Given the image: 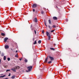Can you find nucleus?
Wrapping results in <instances>:
<instances>
[{"label": "nucleus", "instance_id": "obj_1", "mask_svg": "<svg viewBox=\"0 0 79 79\" xmlns=\"http://www.w3.org/2000/svg\"><path fill=\"white\" fill-rule=\"evenodd\" d=\"M27 68L28 70H26V72L27 73H29V72H30L31 71V70H32V66H29L27 67Z\"/></svg>", "mask_w": 79, "mask_h": 79}, {"label": "nucleus", "instance_id": "obj_2", "mask_svg": "<svg viewBox=\"0 0 79 79\" xmlns=\"http://www.w3.org/2000/svg\"><path fill=\"white\" fill-rule=\"evenodd\" d=\"M46 35L48 37V39L50 40L51 38V36H50V35L49 34V33L48 31H46Z\"/></svg>", "mask_w": 79, "mask_h": 79}, {"label": "nucleus", "instance_id": "obj_3", "mask_svg": "<svg viewBox=\"0 0 79 79\" xmlns=\"http://www.w3.org/2000/svg\"><path fill=\"white\" fill-rule=\"evenodd\" d=\"M48 57L51 60V61H53L54 60V58L50 56H48Z\"/></svg>", "mask_w": 79, "mask_h": 79}, {"label": "nucleus", "instance_id": "obj_4", "mask_svg": "<svg viewBox=\"0 0 79 79\" xmlns=\"http://www.w3.org/2000/svg\"><path fill=\"white\" fill-rule=\"evenodd\" d=\"M32 6L34 8H35L37 7V4H34Z\"/></svg>", "mask_w": 79, "mask_h": 79}, {"label": "nucleus", "instance_id": "obj_5", "mask_svg": "<svg viewBox=\"0 0 79 79\" xmlns=\"http://www.w3.org/2000/svg\"><path fill=\"white\" fill-rule=\"evenodd\" d=\"M8 39V38H6L4 39V41L5 42H6V41H7V40Z\"/></svg>", "mask_w": 79, "mask_h": 79}, {"label": "nucleus", "instance_id": "obj_6", "mask_svg": "<svg viewBox=\"0 0 79 79\" xmlns=\"http://www.w3.org/2000/svg\"><path fill=\"white\" fill-rule=\"evenodd\" d=\"M53 19L54 20H57V17H53Z\"/></svg>", "mask_w": 79, "mask_h": 79}, {"label": "nucleus", "instance_id": "obj_7", "mask_svg": "<svg viewBox=\"0 0 79 79\" xmlns=\"http://www.w3.org/2000/svg\"><path fill=\"white\" fill-rule=\"evenodd\" d=\"M5 48H9V46H8V45H6L5 46Z\"/></svg>", "mask_w": 79, "mask_h": 79}, {"label": "nucleus", "instance_id": "obj_8", "mask_svg": "<svg viewBox=\"0 0 79 79\" xmlns=\"http://www.w3.org/2000/svg\"><path fill=\"white\" fill-rule=\"evenodd\" d=\"M48 23L49 24H52V22H51V20L50 19L48 20Z\"/></svg>", "mask_w": 79, "mask_h": 79}, {"label": "nucleus", "instance_id": "obj_9", "mask_svg": "<svg viewBox=\"0 0 79 79\" xmlns=\"http://www.w3.org/2000/svg\"><path fill=\"white\" fill-rule=\"evenodd\" d=\"M11 70L13 71H14V72H16V70L15 69H11Z\"/></svg>", "mask_w": 79, "mask_h": 79}, {"label": "nucleus", "instance_id": "obj_10", "mask_svg": "<svg viewBox=\"0 0 79 79\" xmlns=\"http://www.w3.org/2000/svg\"><path fill=\"white\" fill-rule=\"evenodd\" d=\"M48 56L46 58V59L45 60V62H47V60H48Z\"/></svg>", "mask_w": 79, "mask_h": 79}, {"label": "nucleus", "instance_id": "obj_11", "mask_svg": "<svg viewBox=\"0 0 79 79\" xmlns=\"http://www.w3.org/2000/svg\"><path fill=\"white\" fill-rule=\"evenodd\" d=\"M35 22H36V23H37V18H35Z\"/></svg>", "mask_w": 79, "mask_h": 79}, {"label": "nucleus", "instance_id": "obj_12", "mask_svg": "<svg viewBox=\"0 0 79 79\" xmlns=\"http://www.w3.org/2000/svg\"><path fill=\"white\" fill-rule=\"evenodd\" d=\"M50 50H53V51L55 50V48H50Z\"/></svg>", "mask_w": 79, "mask_h": 79}, {"label": "nucleus", "instance_id": "obj_13", "mask_svg": "<svg viewBox=\"0 0 79 79\" xmlns=\"http://www.w3.org/2000/svg\"><path fill=\"white\" fill-rule=\"evenodd\" d=\"M36 59H35L33 61H34V64H35V62H36Z\"/></svg>", "mask_w": 79, "mask_h": 79}, {"label": "nucleus", "instance_id": "obj_14", "mask_svg": "<svg viewBox=\"0 0 79 79\" xmlns=\"http://www.w3.org/2000/svg\"><path fill=\"white\" fill-rule=\"evenodd\" d=\"M3 66L4 67V68H7V67H8V66L7 65H3Z\"/></svg>", "mask_w": 79, "mask_h": 79}, {"label": "nucleus", "instance_id": "obj_15", "mask_svg": "<svg viewBox=\"0 0 79 79\" xmlns=\"http://www.w3.org/2000/svg\"><path fill=\"white\" fill-rule=\"evenodd\" d=\"M1 35H2V36H5V35L4 33H2Z\"/></svg>", "mask_w": 79, "mask_h": 79}, {"label": "nucleus", "instance_id": "obj_16", "mask_svg": "<svg viewBox=\"0 0 79 79\" xmlns=\"http://www.w3.org/2000/svg\"><path fill=\"white\" fill-rule=\"evenodd\" d=\"M41 40H39V41H38V44H41Z\"/></svg>", "mask_w": 79, "mask_h": 79}, {"label": "nucleus", "instance_id": "obj_17", "mask_svg": "<svg viewBox=\"0 0 79 79\" xmlns=\"http://www.w3.org/2000/svg\"><path fill=\"white\" fill-rule=\"evenodd\" d=\"M37 42L36 40H35L34 42V43H33V44H34V45L35 44H37V42Z\"/></svg>", "mask_w": 79, "mask_h": 79}, {"label": "nucleus", "instance_id": "obj_18", "mask_svg": "<svg viewBox=\"0 0 79 79\" xmlns=\"http://www.w3.org/2000/svg\"><path fill=\"white\" fill-rule=\"evenodd\" d=\"M15 76H12L11 77V78L12 79H15Z\"/></svg>", "mask_w": 79, "mask_h": 79}, {"label": "nucleus", "instance_id": "obj_19", "mask_svg": "<svg viewBox=\"0 0 79 79\" xmlns=\"http://www.w3.org/2000/svg\"><path fill=\"white\" fill-rule=\"evenodd\" d=\"M4 60H6V56H4Z\"/></svg>", "mask_w": 79, "mask_h": 79}, {"label": "nucleus", "instance_id": "obj_20", "mask_svg": "<svg viewBox=\"0 0 79 79\" xmlns=\"http://www.w3.org/2000/svg\"><path fill=\"white\" fill-rule=\"evenodd\" d=\"M6 75H4L3 76H0V77H5Z\"/></svg>", "mask_w": 79, "mask_h": 79}, {"label": "nucleus", "instance_id": "obj_21", "mask_svg": "<svg viewBox=\"0 0 79 79\" xmlns=\"http://www.w3.org/2000/svg\"><path fill=\"white\" fill-rule=\"evenodd\" d=\"M25 63H27V59H25Z\"/></svg>", "mask_w": 79, "mask_h": 79}, {"label": "nucleus", "instance_id": "obj_22", "mask_svg": "<svg viewBox=\"0 0 79 79\" xmlns=\"http://www.w3.org/2000/svg\"><path fill=\"white\" fill-rule=\"evenodd\" d=\"M48 27L49 29H52V27H50V25H48Z\"/></svg>", "mask_w": 79, "mask_h": 79}, {"label": "nucleus", "instance_id": "obj_23", "mask_svg": "<svg viewBox=\"0 0 79 79\" xmlns=\"http://www.w3.org/2000/svg\"><path fill=\"white\" fill-rule=\"evenodd\" d=\"M15 57H18V54H17L15 56Z\"/></svg>", "mask_w": 79, "mask_h": 79}, {"label": "nucleus", "instance_id": "obj_24", "mask_svg": "<svg viewBox=\"0 0 79 79\" xmlns=\"http://www.w3.org/2000/svg\"><path fill=\"white\" fill-rule=\"evenodd\" d=\"M7 60H8V61H10V58H7Z\"/></svg>", "mask_w": 79, "mask_h": 79}, {"label": "nucleus", "instance_id": "obj_25", "mask_svg": "<svg viewBox=\"0 0 79 79\" xmlns=\"http://www.w3.org/2000/svg\"><path fill=\"white\" fill-rule=\"evenodd\" d=\"M55 31V30H52L51 31V32H54Z\"/></svg>", "mask_w": 79, "mask_h": 79}, {"label": "nucleus", "instance_id": "obj_26", "mask_svg": "<svg viewBox=\"0 0 79 79\" xmlns=\"http://www.w3.org/2000/svg\"><path fill=\"white\" fill-rule=\"evenodd\" d=\"M52 61H49L48 62V63L49 64H50V63H52Z\"/></svg>", "mask_w": 79, "mask_h": 79}, {"label": "nucleus", "instance_id": "obj_27", "mask_svg": "<svg viewBox=\"0 0 79 79\" xmlns=\"http://www.w3.org/2000/svg\"><path fill=\"white\" fill-rule=\"evenodd\" d=\"M10 71V70L9 69H7L6 70V72H8V71Z\"/></svg>", "mask_w": 79, "mask_h": 79}, {"label": "nucleus", "instance_id": "obj_28", "mask_svg": "<svg viewBox=\"0 0 79 79\" xmlns=\"http://www.w3.org/2000/svg\"><path fill=\"white\" fill-rule=\"evenodd\" d=\"M65 20L66 22H68V19H66Z\"/></svg>", "mask_w": 79, "mask_h": 79}, {"label": "nucleus", "instance_id": "obj_29", "mask_svg": "<svg viewBox=\"0 0 79 79\" xmlns=\"http://www.w3.org/2000/svg\"><path fill=\"white\" fill-rule=\"evenodd\" d=\"M44 24H45V25L46 26V27H47V25L46 24V23H45H45Z\"/></svg>", "mask_w": 79, "mask_h": 79}, {"label": "nucleus", "instance_id": "obj_30", "mask_svg": "<svg viewBox=\"0 0 79 79\" xmlns=\"http://www.w3.org/2000/svg\"><path fill=\"white\" fill-rule=\"evenodd\" d=\"M52 27H53L54 28L55 27V25H53L52 26Z\"/></svg>", "mask_w": 79, "mask_h": 79}, {"label": "nucleus", "instance_id": "obj_31", "mask_svg": "<svg viewBox=\"0 0 79 79\" xmlns=\"http://www.w3.org/2000/svg\"><path fill=\"white\" fill-rule=\"evenodd\" d=\"M2 56H4V54H3V53H2Z\"/></svg>", "mask_w": 79, "mask_h": 79}, {"label": "nucleus", "instance_id": "obj_32", "mask_svg": "<svg viewBox=\"0 0 79 79\" xmlns=\"http://www.w3.org/2000/svg\"><path fill=\"white\" fill-rule=\"evenodd\" d=\"M41 14H42V15L44 14V12L43 11H41Z\"/></svg>", "mask_w": 79, "mask_h": 79}, {"label": "nucleus", "instance_id": "obj_33", "mask_svg": "<svg viewBox=\"0 0 79 79\" xmlns=\"http://www.w3.org/2000/svg\"><path fill=\"white\" fill-rule=\"evenodd\" d=\"M33 12H35V9H33Z\"/></svg>", "mask_w": 79, "mask_h": 79}, {"label": "nucleus", "instance_id": "obj_34", "mask_svg": "<svg viewBox=\"0 0 79 79\" xmlns=\"http://www.w3.org/2000/svg\"><path fill=\"white\" fill-rule=\"evenodd\" d=\"M19 60H20V61H21L22 59V58H19Z\"/></svg>", "mask_w": 79, "mask_h": 79}, {"label": "nucleus", "instance_id": "obj_35", "mask_svg": "<svg viewBox=\"0 0 79 79\" xmlns=\"http://www.w3.org/2000/svg\"><path fill=\"white\" fill-rule=\"evenodd\" d=\"M35 34H36V31H35Z\"/></svg>", "mask_w": 79, "mask_h": 79}, {"label": "nucleus", "instance_id": "obj_36", "mask_svg": "<svg viewBox=\"0 0 79 79\" xmlns=\"http://www.w3.org/2000/svg\"><path fill=\"white\" fill-rule=\"evenodd\" d=\"M10 75H11V74H10H10H9V75H8V76H10Z\"/></svg>", "mask_w": 79, "mask_h": 79}, {"label": "nucleus", "instance_id": "obj_37", "mask_svg": "<svg viewBox=\"0 0 79 79\" xmlns=\"http://www.w3.org/2000/svg\"><path fill=\"white\" fill-rule=\"evenodd\" d=\"M0 64H1V59H0Z\"/></svg>", "mask_w": 79, "mask_h": 79}, {"label": "nucleus", "instance_id": "obj_38", "mask_svg": "<svg viewBox=\"0 0 79 79\" xmlns=\"http://www.w3.org/2000/svg\"><path fill=\"white\" fill-rule=\"evenodd\" d=\"M42 33H43V34H44V31H42Z\"/></svg>", "mask_w": 79, "mask_h": 79}, {"label": "nucleus", "instance_id": "obj_39", "mask_svg": "<svg viewBox=\"0 0 79 79\" xmlns=\"http://www.w3.org/2000/svg\"><path fill=\"white\" fill-rule=\"evenodd\" d=\"M17 52H18V51L16 50V53H17Z\"/></svg>", "mask_w": 79, "mask_h": 79}, {"label": "nucleus", "instance_id": "obj_40", "mask_svg": "<svg viewBox=\"0 0 79 79\" xmlns=\"http://www.w3.org/2000/svg\"><path fill=\"white\" fill-rule=\"evenodd\" d=\"M54 45H56V44H54Z\"/></svg>", "mask_w": 79, "mask_h": 79}, {"label": "nucleus", "instance_id": "obj_41", "mask_svg": "<svg viewBox=\"0 0 79 79\" xmlns=\"http://www.w3.org/2000/svg\"><path fill=\"white\" fill-rule=\"evenodd\" d=\"M33 40H34V38L33 39Z\"/></svg>", "mask_w": 79, "mask_h": 79}, {"label": "nucleus", "instance_id": "obj_42", "mask_svg": "<svg viewBox=\"0 0 79 79\" xmlns=\"http://www.w3.org/2000/svg\"><path fill=\"white\" fill-rule=\"evenodd\" d=\"M1 75H3V74H1Z\"/></svg>", "mask_w": 79, "mask_h": 79}, {"label": "nucleus", "instance_id": "obj_43", "mask_svg": "<svg viewBox=\"0 0 79 79\" xmlns=\"http://www.w3.org/2000/svg\"><path fill=\"white\" fill-rule=\"evenodd\" d=\"M0 53H1V52H0Z\"/></svg>", "mask_w": 79, "mask_h": 79}]
</instances>
